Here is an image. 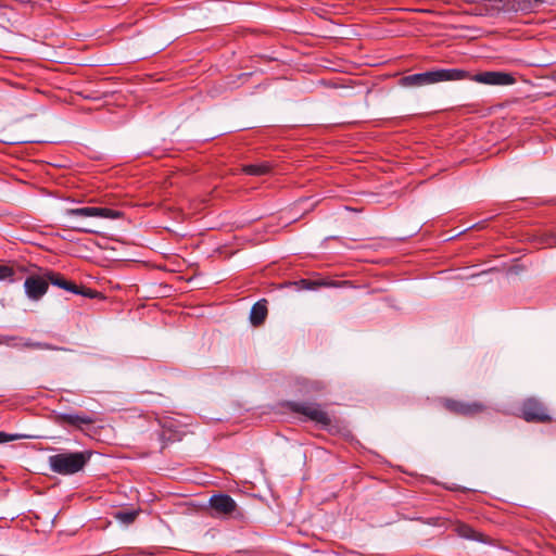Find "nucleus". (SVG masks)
Returning <instances> with one entry per match:
<instances>
[{"label": "nucleus", "mask_w": 556, "mask_h": 556, "mask_svg": "<svg viewBox=\"0 0 556 556\" xmlns=\"http://www.w3.org/2000/svg\"><path fill=\"white\" fill-rule=\"evenodd\" d=\"M469 77V72L459 68H440L425 73L403 76L399 84L402 87H421L441 81L463 80Z\"/></svg>", "instance_id": "f257e3e1"}, {"label": "nucleus", "mask_w": 556, "mask_h": 556, "mask_svg": "<svg viewBox=\"0 0 556 556\" xmlns=\"http://www.w3.org/2000/svg\"><path fill=\"white\" fill-rule=\"evenodd\" d=\"M91 455L90 451L59 453L49 456L48 463L53 472L70 476L83 470Z\"/></svg>", "instance_id": "f03ea898"}, {"label": "nucleus", "mask_w": 556, "mask_h": 556, "mask_svg": "<svg viewBox=\"0 0 556 556\" xmlns=\"http://www.w3.org/2000/svg\"><path fill=\"white\" fill-rule=\"evenodd\" d=\"M520 414L527 422L548 424L553 421L545 405L536 397L526 399L521 404Z\"/></svg>", "instance_id": "7ed1b4c3"}, {"label": "nucleus", "mask_w": 556, "mask_h": 556, "mask_svg": "<svg viewBox=\"0 0 556 556\" xmlns=\"http://www.w3.org/2000/svg\"><path fill=\"white\" fill-rule=\"evenodd\" d=\"M287 407L292 413L301 414L309 420L327 428L331 425V418L327 412L323 410L316 403L289 402Z\"/></svg>", "instance_id": "20e7f679"}, {"label": "nucleus", "mask_w": 556, "mask_h": 556, "mask_svg": "<svg viewBox=\"0 0 556 556\" xmlns=\"http://www.w3.org/2000/svg\"><path fill=\"white\" fill-rule=\"evenodd\" d=\"M441 404L450 413L463 417H475L482 414L486 409V406L479 401L464 402L444 397L441 400Z\"/></svg>", "instance_id": "39448f33"}, {"label": "nucleus", "mask_w": 556, "mask_h": 556, "mask_svg": "<svg viewBox=\"0 0 556 556\" xmlns=\"http://www.w3.org/2000/svg\"><path fill=\"white\" fill-rule=\"evenodd\" d=\"M46 276L48 280V285L51 283L55 287H59L65 291H68L74 294H79L85 298L94 299L100 296V293L96 290L85 288L83 286L76 285L74 281L67 280L62 274L53 271V270H46Z\"/></svg>", "instance_id": "423d86ee"}, {"label": "nucleus", "mask_w": 556, "mask_h": 556, "mask_svg": "<svg viewBox=\"0 0 556 556\" xmlns=\"http://www.w3.org/2000/svg\"><path fill=\"white\" fill-rule=\"evenodd\" d=\"M208 505L213 510L212 516L242 517V513L238 509L237 503L228 494L219 493L212 495Z\"/></svg>", "instance_id": "0eeeda50"}, {"label": "nucleus", "mask_w": 556, "mask_h": 556, "mask_svg": "<svg viewBox=\"0 0 556 556\" xmlns=\"http://www.w3.org/2000/svg\"><path fill=\"white\" fill-rule=\"evenodd\" d=\"M64 214L68 217H100L109 219H118L123 217V213L121 211L102 206L67 208Z\"/></svg>", "instance_id": "6e6552de"}, {"label": "nucleus", "mask_w": 556, "mask_h": 556, "mask_svg": "<svg viewBox=\"0 0 556 556\" xmlns=\"http://www.w3.org/2000/svg\"><path fill=\"white\" fill-rule=\"evenodd\" d=\"M467 79H471L479 84L493 85V86H507V85H513L516 81L515 77L511 74L505 73V72H495V71L482 72V73H478L473 76H471L469 74V77Z\"/></svg>", "instance_id": "1a4fd4ad"}, {"label": "nucleus", "mask_w": 556, "mask_h": 556, "mask_svg": "<svg viewBox=\"0 0 556 556\" xmlns=\"http://www.w3.org/2000/svg\"><path fill=\"white\" fill-rule=\"evenodd\" d=\"M48 288L46 273L43 275H30L24 282L25 293L33 301H39L47 293Z\"/></svg>", "instance_id": "9d476101"}, {"label": "nucleus", "mask_w": 556, "mask_h": 556, "mask_svg": "<svg viewBox=\"0 0 556 556\" xmlns=\"http://www.w3.org/2000/svg\"><path fill=\"white\" fill-rule=\"evenodd\" d=\"M501 9L506 12L531 13L538 10L542 0H500Z\"/></svg>", "instance_id": "9b49d317"}, {"label": "nucleus", "mask_w": 556, "mask_h": 556, "mask_svg": "<svg viewBox=\"0 0 556 556\" xmlns=\"http://www.w3.org/2000/svg\"><path fill=\"white\" fill-rule=\"evenodd\" d=\"M454 531L457 533L458 536L466 540L477 541L483 544H492L493 542V540L490 536L475 530L471 526L462 521H456L454 523Z\"/></svg>", "instance_id": "f8f14e48"}, {"label": "nucleus", "mask_w": 556, "mask_h": 556, "mask_svg": "<svg viewBox=\"0 0 556 556\" xmlns=\"http://www.w3.org/2000/svg\"><path fill=\"white\" fill-rule=\"evenodd\" d=\"M61 425H68L81 429L84 425H91L96 419L86 414H61L58 416Z\"/></svg>", "instance_id": "ddd939ff"}, {"label": "nucleus", "mask_w": 556, "mask_h": 556, "mask_svg": "<svg viewBox=\"0 0 556 556\" xmlns=\"http://www.w3.org/2000/svg\"><path fill=\"white\" fill-rule=\"evenodd\" d=\"M273 165L269 162L243 165L241 170L250 176H264L271 172Z\"/></svg>", "instance_id": "4468645a"}, {"label": "nucleus", "mask_w": 556, "mask_h": 556, "mask_svg": "<svg viewBox=\"0 0 556 556\" xmlns=\"http://www.w3.org/2000/svg\"><path fill=\"white\" fill-rule=\"evenodd\" d=\"M160 425L163 428V438H166L169 441H174L179 438V430L176 420L166 417L160 420Z\"/></svg>", "instance_id": "2eb2a0df"}, {"label": "nucleus", "mask_w": 556, "mask_h": 556, "mask_svg": "<svg viewBox=\"0 0 556 556\" xmlns=\"http://www.w3.org/2000/svg\"><path fill=\"white\" fill-rule=\"evenodd\" d=\"M267 316L266 301H260L252 306L250 320L253 326H260L264 323Z\"/></svg>", "instance_id": "dca6fc26"}, {"label": "nucleus", "mask_w": 556, "mask_h": 556, "mask_svg": "<svg viewBox=\"0 0 556 556\" xmlns=\"http://www.w3.org/2000/svg\"><path fill=\"white\" fill-rule=\"evenodd\" d=\"M138 516L137 510H118L114 514V518L124 525L132 523Z\"/></svg>", "instance_id": "f3484780"}, {"label": "nucleus", "mask_w": 556, "mask_h": 556, "mask_svg": "<svg viewBox=\"0 0 556 556\" xmlns=\"http://www.w3.org/2000/svg\"><path fill=\"white\" fill-rule=\"evenodd\" d=\"M293 285L299 286L300 289L312 290V289H316L317 287L324 286L325 283L320 282V281H312L308 279H301L296 282H293Z\"/></svg>", "instance_id": "a211bd4d"}, {"label": "nucleus", "mask_w": 556, "mask_h": 556, "mask_svg": "<svg viewBox=\"0 0 556 556\" xmlns=\"http://www.w3.org/2000/svg\"><path fill=\"white\" fill-rule=\"evenodd\" d=\"M28 349H38V350H62L61 348L53 346L49 343H42V342H33L28 341L24 344Z\"/></svg>", "instance_id": "6ab92c4d"}, {"label": "nucleus", "mask_w": 556, "mask_h": 556, "mask_svg": "<svg viewBox=\"0 0 556 556\" xmlns=\"http://www.w3.org/2000/svg\"><path fill=\"white\" fill-rule=\"evenodd\" d=\"M14 275L13 267L0 264V280L12 278Z\"/></svg>", "instance_id": "aec40b11"}, {"label": "nucleus", "mask_w": 556, "mask_h": 556, "mask_svg": "<svg viewBox=\"0 0 556 556\" xmlns=\"http://www.w3.org/2000/svg\"><path fill=\"white\" fill-rule=\"evenodd\" d=\"M70 228L81 233H98L96 229L89 228L85 225H71Z\"/></svg>", "instance_id": "412c9836"}, {"label": "nucleus", "mask_w": 556, "mask_h": 556, "mask_svg": "<svg viewBox=\"0 0 556 556\" xmlns=\"http://www.w3.org/2000/svg\"><path fill=\"white\" fill-rule=\"evenodd\" d=\"M24 438V435L20 434H8L5 432L0 431V443H5L10 441H14L17 439Z\"/></svg>", "instance_id": "4be33fe9"}, {"label": "nucleus", "mask_w": 556, "mask_h": 556, "mask_svg": "<svg viewBox=\"0 0 556 556\" xmlns=\"http://www.w3.org/2000/svg\"><path fill=\"white\" fill-rule=\"evenodd\" d=\"M325 388V386L320 382H318L315 387L316 390H323Z\"/></svg>", "instance_id": "5701e85b"}, {"label": "nucleus", "mask_w": 556, "mask_h": 556, "mask_svg": "<svg viewBox=\"0 0 556 556\" xmlns=\"http://www.w3.org/2000/svg\"><path fill=\"white\" fill-rule=\"evenodd\" d=\"M89 202L94 203L97 201L94 199H90Z\"/></svg>", "instance_id": "b1692460"}]
</instances>
